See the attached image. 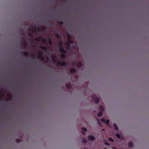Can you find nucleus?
Here are the masks:
<instances>
[{"instance_id":"obj_24","label":"nucleus","mask_w":149,"mask_h":149,"mask_svg":"<svg viewBox=\"0 0 149 149\" xmlns=\"http://www.w3.org/2000/svg\"><path fill=\"white\" fill-rule=\"evenodd\" d=\"M42 42H43L44 43H45L46 42V39L44 38H43L42 39Z\"/></svg>"},{"instance_id":"obj_28","label":"nucleus","mask_w":149,"mask_h":149,"mask_svg":"<svg viewBox=\"0 0 149 149\" xmlns=\"http://www.w3.org/2000/svg\"><path fill=\"white\" fill-rule=\"evenodd\" d=\"M63 22H59V24L60 25H62L63 24Z\"/></svg>"},{"instance_id":"obj_34","label":"nucleus","mask_w":149,"mask_h":149,"mask_svg":"<svg viewBox=\"0 0 149 149\" xmlns=\"http://www.w3.org/2000/svg\"><path fill=\"white\" fill-rule=\"evenodd\" d=\"M57 37H59V35H58H58H57Z\"/></svg>"},{"instance_id":"obj_18","label":"nucleus","mask_w":149,"mask_h":149,"mask_svg":"<svg viewBox=\"0 0 149 149\" xmlns=\"http://www.w3.org/2000/svg\"><path fill=\"white\" fill-rule=\"evenodd\" d=\"M65 54H62L61 55V57L62 58V59H64V58H65L66 57V56H65Z\"/></svg>"},{"instance_id":"obj_26","label":"nucleus","mask_w":149,"mask_h":149,"mask_svg":"<svg viewBox=\"0 0 149 149\" xmlns=\"http://www.w3.org/2000/svg\"><path fill=\"white\" fill-rule=\"evenodd\" d=\"M108 140L109 141L111 142H113L114 141L113 139L111 138H109Z\"/></svg>"},{"instance_id":"obj_10","label":"nucleus","mask_w":149,"mask_h":149,"mask_svg":"<svg viewBox=\"0 0 149 149\" xmlns=\"http://www.w3.org/2000/svg\"><path fill=\"white\" fill-rule=\"evenodd\" d=\"M66 87L68 89H70L72 87V85L70 83H68L66 84Z\"/></svg>"},{"instance_id":"obj_16","label":"nucleus","mask_w":149,"mask_h":149,"mask_svg":"<svg viewBox=\"0 0 149 149\" xmlns=\"http://www.w3.org/2000/svg\"><path fill=\"white\" fill-rule=\"evenodd\" d=\"M113 127L116 130H118V127L117 125L116 124H114L113 125Z\"/></svg>"},{"instance_id":"obj_1","label":"nucleus","mask_w":149,"mask_h":149,"mask_svg":"<svg viewBox=\"0 0 149 149\" xmlns=\"http://www.w3.org/2000/svg\"><path fill=\"white\" fill-rule=\"evenodd\" d=\"M92 100H94L96 103H98L99 101V99L97 97L95 94H93L92 95Z\"/></svg>"},{"instance_id":"obj_37","label":"nucleus","mask_w":149,"mask_h":149,"mask_svg":"<svg viewBox=\"0 0 149 149\" xmlns=\"http://www.w3.org/2000/svg\"><path fill=\"white\" fill-rule=\"evenodd\" d=\"M22 39H23V37H22Z\"/></svg>"},{"instance_id":"obj_6","label":"nucleus","mask_w":149,"mask_h":149,"mask_svg":"<svg viewBox=\"0 0 149 149\" xmlns=\"http://www.w3.org/2000/svg\"><path fill=\"white\" fill-rule=\"evenodd\" d=\"M29 28L28 27L27 29V31L28 32H27V34L30 37H32L33 36V34L32 33L30 32L29 31Z\"/></svg>"},{"instance_id":"obj_12","label":"nucleus","mask_w":149,"mask_h":149,"mask_svg":"<svg viewBox=\"0 0 149 149\" xmlns=\"http://www.w3.org/2000/svg\"><path fill=\"white\" fill-rule=\"evenodd\" d=\"M23 53H24V55L25 56H30V54L27 52L24 51L23 52Z\"/></svg>"},{"instance_id":"obj_33","label":"nucleus","mask_w":149,"mask_h":149,"mask_svg":"<svg viewBox=\"0 0 149 149\" xmlns=\"http://www.w3.org/2000/svg\"><path fill=\"white\" fill-rule=\"evenodd\" d=\"M112 148L113 149H116L114 147H112Z\"/></svg>"},{"instance_id":"obj_27","label":"nucleus","mask_w":149,"mask_h":149,"mask_svg":"<svg viewBox=\"0 0 149 149\" xmlns=\"http://www.w3.org/2000/svg\"><path fill=\"white\" fill-rule=\"evenodd\" d=\"M21 141V140L20 139H17L16 140V141L17 143H19Z\"/></svg>"},{"instance_id":"obj_23","label":"nucleus","mask_w":149,"mask_h":149,"mask_svg":"<svg viewBox=\"0 0 149 149\" xmlns=\"http://www.w3.org/2000/svg\"><path fill=\"white\" fill-rule=\"evenodd\" d=\"M128 146L131 148H132L133 147V144L132 143H130L128 144Z\"/></svg>"},{"instance_id":"obj_4","label":"nucleus","mask_w":149,"mask_h":149,"mask_svg":"<svg viewBox=\"0 0 149 149\" xmlns=\"http://www.w3.org/2000/svg\"><path fill=\"white\" fill-rule=\"evenodd\" d=\"M101 121L103 123H105L106 125L108 126L109 125V121L108 120H105L103 118H102L101 119Z\"/></svg>"},{"instance_id":"obj_19","label":"nucleus","mask_w":149,"mask_h":149,"mask_svg":"<svg viewBox=\"0 0 149 149\" xmlns=\"http://www.w3.org/2000/svg\"><path fill=\"white\" fill-rule=\"evenodd\" d=\"M99 109L102 112L104 110V108L103 107L102 105L100 106L99 107Z\"/></svg>"},{"instance_id":"obj_32","label":"nucleus","mask_w":149,"mask_h":149,"mask_svg":"<svg viewBox=\"0 0 149 149\" xmlns=\"http://www.w3.org/2000/svg\"><path fill=\"white\" fill-rule=\"evenodd\" d=\"M43 28L45 30H46L47 29V28L46 27H44Z\"/></svg>"},{"instance_id":"obj_31","label":"nucleus","mask_w":149,"mask_h":149,"mask_svg":"<svg viewBox=\"0 0 149 149\" xmlns=\"http://www.w3.org/2000/svg\"><path fill=\"white\" fill-rule=\"evenodd\" d=\"M33 57L34 58H36V55H34L33 56Z\"/></svg>"},{"instance_id":"obj_3","label":"nucleus","mask_w":149,"mask_h":149,"mask_svg":"<svg viewBox=\"0 0 149 149\" xmlns=\"http://www.w3.org/2000/svg\"><path fill=\"white\" fill-rule=\"evenodd\" d=\"M57 65H61L62 66H65L66 65V63L65 61L61 63L59 61L57 62Z\"/></svg>"},{"instance_id":"obj_30","label":"nucleus","mask_w":149,"mask_h":149,"mask_svg":"<svg viewBox=\"0 0 149 149\" xmlns=\"http://www.w3.org/2000/svg\"><path fill=\"white\" fill-rule=\"evenodd\" d=\"M21 44H22V45H23V44L24 45V47H26V45L25 44H24L23 43V42L22 41L21 42Z\"/></svg>"},{"instance_id":"obj_9","label":"nucleus","mask_w":149,"mask_h":149,"mask_svg":"<svg viewBox=\"0 0 149 149\" xmlns=\"http://www.w3.org/2000/svg\"><path fill=\"white\" fill-rule=\"evenodd\" d=\"M52 61L54 62V63H56L57 62H58L57 59L55 56H53L52 59Z\"/></svg>"},{"instance_id":"obj_5","label":"nucleus","mask_w":149,"mask_h":149,"mask_svg":"<svg viewBox=\"0 0 149 149\" xmlns=\"http://www.w3.org/2000/svg\"><path fill=\"white\" fill-rule=\"evenodd\" d=\"M60 52L62 54H66L67 52V51L63 47H62L60 49Z\"/></svg>"},{"instance_id":"obj_21","label":"nucleus","mask_w":149,"mask_h":149,"mask_svg":"<svg viewBox=\"0 0 149 149\" xmlns=\"http://www.w3.org/2000/svg\"><path fill=\"white\" fill-rule=\"evenodd\" d=\"M48 41L49 42V44L51 45H52V40L50 38H49L48 40Z\"/></svg>"},{"instance_id":"obj_14","label":"nucleus","mask_w":149,"mask_h":149,"mask_svg":"<svg viewBox=\"0 0 149 149\" xmlns=\"http://www.w3.org/2000/svg\"><path fill=\"white\" fill-rule=\"evenodd\" d=\"M40 48L42 49L45 50V51H47L48 50V48H47V47H44V46H41Z\"/></svg>"},{"instance_id":"obj_17","label":"nucleus","mask_w":149,"mask_h":149,"mask_svg":"<svg viewBox=\"0 0 149 149\" xmlns=\"http://www.w3.org/2000/svg\"><path fill=\"white\" fill-rule=\"evenodd\" d=\"M81 141L83 143H85L87 142V140L83 138L81 139Z\"/></svg>"},{"instance_id":"obj_29","label":"nucleus","mask_w":149,"mask_h":149,"mask_svg":"<svg viewBox=\"0 0 149 149\" xmlns=\"http://www.w3.org/2000/svg\"><path fill=\"white\" fill-rule=\"evenodd\" d=\"M105 144L106 145H110V144L108 143H105Z\"/></svg>"},{"instance_id":"obj_2","label":"nucleus","mask_w":149,"mask_h":149,"mask_svg":"<svg viewBox=\"0 0 149 149\" xmlns=\"http://www.w3.org/2000/svg\"><path fill=\"white\" fill-rule=\"evenodd\" d=\"M39 55L38 56V58L40 59L41 58L42 61H44L45 60V58L43 56V53L41 51H39Z\"/></svg>"},{"instance_id":"obj_22","label":"nucleus","mask_w":149,"mask_h":149,"mask_svg":"<svg viewBox=\"0 0 149 149\" xmlns=\"http://www.w3.org/2000/svg\"><path fill=\"white\" fill-rule=\"evenodd\" d=\"M59 47L60 48H62V47H63V43L61 42L59 43Z\"/></svg>"},{"instance_id":"obj_13","label":"nucleus","mask_w":149,"mask_h":149,"mask_svg":"<svg viewBox=\"0 0 149 149\" xmlns=\"http://www.w3.org/2000/svg\"><path fill=\"white\" fill-rule=\"evenodd\" d=\"M70 71L72 73H74L76 72V70L75 68H72L70 70Z\"/></svg>"},{"instance_id":"obj_25","label":"nucleus","mask_w":149,"mask_h":149,"mask_svg":"<svg viewBox=\"0 0 149 149\" xmlns=\"http://www.w3.org/2000/svg\"><path fill=\"white\" fill-rule=\"evenodd\" d=\"M116 136H117V138H120V135L119 134H118V133H116Z\"/></svg>"},{"instance_id":"obj_8","label":"nucleus","mask_w":149,"mask_h":149,"mask_svg":"<svg viewBox=\"0 0 149 149\" xmlns=\"http://www.w3.org/2000/svg\"><path fill=\"white\" fill-rule=\"evenodd\" d=\"M87 131V130L86 128H84V127H82V128L81 132L83 135H84L85 134V132H86Z\"/></svg>"},{"instance_id":"obj_35","label":"nucleus","mask_w":149,"mask_h":149,"mask_svg":"<svg viewBox=\"0 0 149 149\" xmlns=\"http://www.w3.org/2000/svg\"><path fill=\"white\" fill-rule=\"evenodd\" d=\"M84 149H87L86 148H84Z\"/></svg>"},{"instance_id":"obj_36","label":"nucleus","mask_w":149,"mask_h":149,"mask_svg":"<svg viewBox=\"0 0 149 149\" xmlns=\"http://www.w3.org/2000/svg\"><path fill=\"white\" fill-rule=\"evenodd\" d=\"M103 149H106V148H104Z\"/></svg>"},{"instance_id":"obj_7","label":"nucleus","mask_w":149,"mask_h":149,"mask_svg":"<svg viewBox=\"0 0 149 149\" xmlns=\"http://www.w3.org/2000/svg\"><path fill=\"white\" fill-rule=\"evenodd\" d=\"M88 139L90 141H92L95 139V137L92 135H90L88 136Z\"/></svg>"},{"instance_id":"obj_20","label":"nucleus","mask_w":149,"mask_h":149,"mask_svg":"<svg viewBox=\"0 0 149 149\" xmlns=\"http://www.w3.org/2000/svg\"><path fill=\"white\" fill-rule=\"evenodd\" d=\"M102 112L100 111L98 113L97 116L98 117H100L102 115Z\"/></svg>"},{"instance_id":"obj_38","label":"nucleus","mask_w":149,"mask_h":149,"mask_svg":"<svg viewBox=\"0 0 149 149\" xmlns=\"http://www.w3.org/2000/svg\"><path fill=\"white\" fill-rule=\"evenodd\" d=\"M70 41V40H69V41Z\"/></svg>"},{"instance_id":"obj_11","label":"nucleus","mask_w":149,"mask_h":149,"mask_svg":"<svg viewBox=\"0 0 149 149\" xmlns=\"http://www.w3.org/2000/svg\"><path fill=\"white\" fill-rule=\"evenodd\" d=\"M82 63L81 62H79L77 64V66L78 68H80L82 66Z\"/></svg>"},{"instance_id":"obj_15","label":"nucleus","mask_w":149,"mask_h":149,"mask_svg":"<svg viewBox=\"0 0 149 149\" xmlns=\"http://www.w3.org/2000/svg\"><path fill=\"white\" fill-rule=\"evenodd\" d=\"M42 37L41 36L38 37L36 39V40L38 41H40L42 39Z\"/></svg>"}]
</instances>
